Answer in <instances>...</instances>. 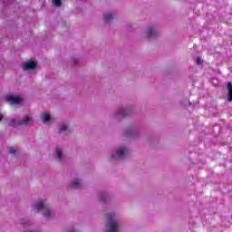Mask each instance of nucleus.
<instances>
[{
    "mask_svg": "<svg viewBox=\"0 0 232 232\" xmlns=\"http://www.w3.org/2000/svg\"><path fill=\"white\" fill-rule=\"evenodd\" d=\"M108 223L106 225V232H119V222L113 220L115 214H107Z\"/></svg>",
    "mask_w": 232,
    "mask_h": 232,
    "instance_id": "obj_1",
    "label": "nucleus"
},
{
    "mask_svg": "<svg viewBox=\"0 0 232 232\" xmlns=\"http://www.w3.org/2000/svg\"><path fill=\"white\" fill-rule=\"evenodd\" d=\"M28 122H30V117L24 116V118L19 122H17V121H15V119H13L11 121L10 126H13V127L23 126L24 124H26Z\"/></svg>",
    "mask_w": 232,
    "mask_h": 232,
    "instance_id": "obj_2",
    "label": "nucleus"
},
{
    "mask_svg": "<svg viewBox=\"0 0 232 232\" xmlns=\"http://www.w3.org/2000/svg\"><path fill=\"white\" fill-rule=\"evenodd\" d=\"M5 101L9 102V104H19L21 102V96H6Z\"/></svg>",
    "mask_w": 232,
    "mask_h": 232,
    "instance_id": "obj_3",
    "label": "nucleus"
},
{
    "mask_svg": "<svg viewBox=\"0 0 232 232\" xmlns=\"http://www.w3.org/2000/svg\"><path fill=\"white\" fill-rule=\"evenodd\" d=\"M24 70H34V68H37V63L35 62H30L23 64Z\"/></svg>",
    "mask_w": 232,
    "mask_h": 232,
    "instance_id": "obj_4",
    "label": "nucleus"
},
{
    "mask_svg": "<svg viewBox=\"0 0 232 232\" xmlns=\"http://www.w3.org/2000/svg\"><path fill=\"white\" fill-rule=\"evenodd\" d=\"M147 35L149 39H153V37H157V33L153 32V27H151V25H149L147 29Z\"/></svg>",
    "mask_w": 232,
    "mask_h": 232,
    "instance_id": "obj_5",
    "label": "nucleus"
},
{
    "mask_svg": "<svg viewBox=\"0 0 232 232\" xmlns=\"http://www.w3.org/2000/svg\"><path fill=\"white\" fill-rule=\"evenodd\" d=\"M81 186H82V182L81 181V179H74L71 183H70V187L71 188H81Z\"/></svg>",
    "mask_w": 232,
    "mask_h": 232,
    "instance_id": "obj_6",
    "label": "nucleus"
},
{
    "mask_svg": "<svg viewBox=\"0 0 232 232\" xmlns=\"http://www.w3.org/2000/svg\"><path fill=\"white\" fill-rule=\"evenodd\" d=\"M131 113V108L127 107L126 109H121L118 112V115H122V117H126L127 115H130Z\"/></svg>",
    "mask_w": 232,
    "mask_h": 232,
    "instance_id": "obj_7",
    "label": "nucleus"
},
{
    "mask_svg": "<svg viewBox=\"0 0 232 232\" xmlns=\"http://www.w3.org/2000/svg\"><path fill=\"white\" fill-rule=\"evenodd\" d=\"M128 153H130V151H128V149H121L117 151L119 159H122L124 155H128Z\"/></svg>",
    "mask_w": 232,
    "mask_h": 232,
    "instance_id": "obj_8",
    "label": "nucleus"
},
{
    "mask_svg": "<svg viewBox=\"0 0 232 232\" xmlns=\"http://www.w3.org/2000/svg\"><path fill=\"white\" fill-rule=\"evenodd\" d=\"M41 119H42L43 122H50L52 116H50V113L44 112L41 115Z\"/></svg>",
    "mask_w": 232,
    "mask_h": 232,
    "instance_id": "obj_9",
    "label": "nucleus"
},
{
    "mask_svg": "<svg viewBox=\"0 0 232 232\" xmlns=\"http://www.w3.org/2000/svg\"><path fill=\"white\" fill-rule=\"evenodd\" d=\"M227 95H228V102H232V83L231 82H227Z\"/></svg>",
    "mask_w": 232,
    "mask_h": 232,
    "instance_id": "obj_10",
    "label": "nucleus"
},
{
    "mask_svg": "<svg viewBox=\"0 0 232 232\" xmlns=\"http://www.w3.org/2000/svg\"><path fill=\"white\" fill-rule=\"evenodd\" d=\"M44 208V203L43 201H38L34 205V209H35L36 213H39V210L43 209Z\"/></svg>",
    "mask_w": 232,
    "mask_h": 232,
    "instance_id": "obj_11",
    "label": "nucleus"
},
{
    "mask_svg": "<svg viewBox=\"0 0 232 232\" xmlns=\"http://www.w3.org/2000/svg\"><path fill=\"white\" fill-rule=\"evenodd\" d=\"M8 153H10V155H15L16 153H19V149L15 147H9Z\"/></svg>",
    "mask_w": 232,
    "mask_h": 232,
    "instance_id": "obj_12",
    "label": "nucleus"
},
{
    "mask_svg": "<svg viewBox=\"0 0 232 232\" xmlns=\"http://www.w3.org/2000/svg\"><path fill=\"white\" fill-rule=\"evenodd\" d=\"M113 20V14L111 13H107L104 14V21L106 23H110V21Z\"/></svg>",
    "mask_w": 232,
    "mask_h": 232,
    "instance_id": "obj_13",
    "label": "nucleus"
},
{
    "mask_svg": "<svg viewBox=\"0 0 232 232\" xmlns=\"http://www.w3.org/2000/svg\"><path fill=\"white\" fill-rule=\"evenodd\" d=\"M55 157L56 159H58V160H61V158L63 157V151L61 150V149H56Z\"/></svg>",
    "mask_w": 232,
    "mask_h": 232,
    "instance_id": "obj_14",
    "label": "nucleus"
},
{
    "mask_svg": "<svg viewBox=\"0 0 232 232\" xmlns=\"http://www.w3.org/2000/svg\"><path fill=\"white\" fill-rule=\"evenodd\" d=\"M44 217L50 218V207H44Z\"/></svg>",
    "mask_w": 232,
    "mask_h": 232,
    "instance_id": "obj_15",
    "label": "nucleus"
},
{
    "mask_svg": "<svg viewBox=\"0 0 232 232\" xmlns=\"http://www.w3.org/2000/svg\"><path fill=\"white\" fill-rule=\"evenodd\" d=\"M59 128L60 131H66V130H68V125H66V123H60Z\"/></svg>",
    "mask_w": 232,
    "mask_h": 232,
    "instance_id": "obj_16",
    "label": "nucleus"
},
{
    "mask_svg": "<svg viewBox=\"0 0 232 232\" xmlns=\"http://www.w3.org/2000/svg\"><path fill=\"white\" fill-rule=\"evenodd\" d=\"M107 198H108V193H106V192L100 193V200L104 201Z\"/></svg>",
    "mask_w": 232,
    "mask_h": 232,
    "instance_id": "obj_17",
    "label": "nucleus"
},
{
    "mask_svg": "<svg viewBox=\"0 0 232 232\" xmlns=\"http://www.w3.org/2000/svg\"><path fill=\"white\" fill-rule=\"evenodd\" d=\"M53 3L54 5L57 6V8H60V6H62V5H63L62 0H53Z\"/></svg>",
    "mask_w": 232,
    "mask_h": 232,
    "instance_id": "obj_18",
    "label": "nucleus"
},
{
    "mask_svg": "<svg viewBox=\"0 0 232 232\" xmlns=\"http://www.w3.org/2000/svg\"><path fill=\"white\" fill-rule=\"evenodd\" d=\"M203 63H204V61H203L200 57H198V58L196 59V64L200 65V64H202Z\"/></svg>",
    "mask_w": 232,
    "mask_h": 232,
    "instance_id": "obj_19",
    "label": "nucleus"
},
{
    "mask_svg": "<svg viewBox=\"0 0 232 232\" xmlns=\"http://www.w3.org/2000/svg\"><path fill=\"white\" fill-rule=\"evenodd\" d=\"M3 119H4L3 114H0V122L3 121Z\"/></svg>",
    "mask_w": 232,
    "mask_h": 232,
    "instance_id": "obj_20",
    "label": "nucleus"
},
{
    "mask_svg": "<svg viewBox=\"0 0 232 232\" xmlns=\"http://www.w3.org/2000/svg\"><path fill=\"white\" fill-rule=\"evenodd\" d=\"M111 160H115V158H113V156H111Z\"/></svg>",
    "mask_w": 232,
    "mask_h": 232,
    "instance_id": "obj_21",
    "label": "nucleus"
},
{
    "mask_svg": "<svg viewBox=\"0 0 232 232\" xmlns=\"http://www.w3.org/2000/svg\"><path fill=\"white\" fill-rule=\"evenodd\" d=\"M71 232H79V231H77V230H72Z\"/></svg>",
    "mask_w": 232,
    "mask_h": 232,
    "instance_id": "obj_22",
    "label": "nucleus"
},
{
    "mask_svg": "<svg viewBox=\"0 0 232 232\" xmlns=\"http://www.w3.org/2000/svg\"><path fill=\"white\" fill-rule=\"evenodd\" d=\"M22 226L24 227V223H22Z\"/></svg>",
    "mask_w": 232,
    "mask_h": 232,
    "instance_id": "obj_23",
    "label": "nucleus"
}]
</instances>
